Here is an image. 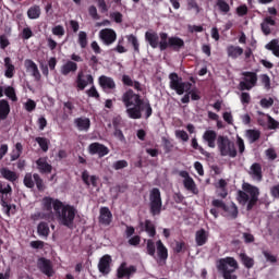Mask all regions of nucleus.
<instances>
[{"label": "nucleus", "instance_id": "13d9d810", "mask_svg": "<svg viewBox=\"0 0 279 279\" xmlns=\"http://www.w3.org/2000/svg\"><path fill=\"white\" fill-rule=\"evenodd\" d=\"M10 47V39L8 38V35H0V49L5 51Z\"/></svg>", "mask_w": 279, "mask_h": 279}, {"label": "nucleus", "instance_id": "4c0bfd02", "mask_svg": "<svg viewBox=\"0 0 279 279\" xmlns=\"http://www.w3.org/2000/svg\"><path fill=\"white\" fill-rule=\"evenodd\" d=\"M156 242L151 239L146 240V254L151 256V258H156Z\"/></svg>", "mask_w": 279, "mask_h": 279}, {"label": "nucleus", "instance_id": "e433bc0d", "mask_svg": "<svg viewBox=\"0 0 279 279\" xmlns=\"http://www.w3.org/2000/svg\"><path fill=\"white\" fill-rule=\"evenodd\" d=\"M50 229H49V223L46 221H41L38 223L37 226V234H39V236H49L50 233Z\"/></svg>", "mask_w": 279, "mask_h": 279}, {"label": "nucleus", "instance_id": "e2e57ef3", "mask_svg": "<svg viewBox=\"0 0 279 279\" xmlns=\"http://www.w3.org/2000/svg\"><path fill=\"white\" fill-rule=\"evenodd\" d=\"M125 167H128V161L126 160H118L113 163V169L116 171H119L121 169H125Z\"/></svg>", "mask_w": 279, "mask_h": 279}, {"label": "nucleus", "instance_id": "f3484780", "mask_svg": "<svg viewBox=\"0 0 279 279\" xmlns=\"http://www.w3.org/2000/svg\"><path fill=\"white\" fill-rule=\"evenodd\" d=\"M132 274H136V267L135 266H129L128 263L123 262L117 269V278L123 279V278H130Z\"/></svg>", "mask_w": 279, "mask_h": 279}, {"label": "nucleus", "instance_id": "4be33fe9", "mask_svg": "<svg viewBox=\"0 0 279 279\" xmlns=\"http://www.w3.org/2000/svg\"><path fill=\"white\" fill-rule=\"evenodd\" d=\"M37 169L39 173L49 174L53 171V166L47 161V158L40 157L36 160Z\"/></svg>", "mask_w": 279, "mask_h": 279}, {"label": "nucleus", "instance_id": "393cba45", "mask_svg": "<svg viewBox=\"0 0 279 279\" xmlns=\"http://www.w3.org/2000/svg\"><path fill=\"white\" fill-rule=\"evenodd\" d=\"M269 25L271 27H276V20L274 19V16H266L260 24L262 32L265 36H269V34H271V28L269 27Z\"/></svg>", "mask_w": 279, "mask_h": 279}, {"label": "nucleus", "instance_id": "a878e982", "mask_svg": "<svg viewBox=\"0 0 279 279\" xmlns=\"http://www.w3.org/2000/svg\"><path fill=\"white\" fill-rule=\"evenodd\" d=\"M248 173L252 175L253 180H257V182H263V166L258 162H254L251 166V170Z\"/></svg>", "mask_w": 279, "mask_h": 279}, {"label": "nucleus", "instance_id": "c03bdc74", "mask_svg": "<svg viewBox=\"0 0 279 279\" xmlns=\"http://www.w3.org/2000/svg\"><path fill=\"white\" fill-rule=\"evenodd\" d=\"M145 232L151 238L156 236V226L151 220H145L144 222Z\"/></svg>", "mask_w": 279, "mask_h": 279}, {"label": "nucleus", "instance_id": "9d476101", "mask_svg": "<svg viewBox=\"0 0 279 279\" xmlns=\"http://www.w3.org/2000/svg\"><path fill=\"white\" fill-rule=\"evenodd\" d=\"M244 81L240 82V90H252L258 83V75L255 72H243Z\"/></svg>", "mask_w": 279, "mask_h": 279}, {"label": "nucleus", "instance_id": "a18cd8bd", "mask_svg": "<svg viewBox=\"0 0 279 279\" xmlns=\"http://www.w3.org/2000/svg\"><path fill=\"white\" fill-rule=\"evenodd\" d=\"M78 45L81 49H86V47H88V35L86 32L81 31L78 33Z\"/></svg>", "mask_w": 279, "mask_h": 279}, {"label": "nucleus", "instance_id": "473e14b6", "mask_svg": "<svg viewBox=\"0 0 279 279\" xmlns=\"http://www.w3.org/2000/svg\"><path fill=\"white\" fill-rule=\"evenodd\" d=\"M0 174L9 182H16L19 180V174L12 170H9L8 168H1Z\"/></svg>", "mask_w": 279, "mask_h": 279}, {"label": "nucleus", "instance_id": "dca6fc26", "mask_svg": "<svg viewBox=\"0 0 279 279\" xmlns=\"http://www.w3.org/2000/svg\"><path fill=\"white\" fill-rule=\"evenodd\" d=\"M99 38L105 45L110 46L117 40V32L112 28H104L99 32Z\"/></svg>", "mask_w": 279, "mask_h": 279}, {"label": "nucleus", "instance_id": "680f3d73", "mask_svg": "<svg viewBox=\"0 0 279 279\" xmlns=\"http://www.w3.org/2000/svg\"><path fill=\"white\" fill-rule=\"evenodd\" d=\"M174 252L175 254H181V252H186V243L175 242Z\"/></svg>", "mask_w": 279, "mask_h": 279}, {"label": "nucleus", "instance_id": "69168bd1", "mask_svg": "<svg viewBox=\"0 0 279 279\" xmlns=\"http://www.w3.org/2000/svg\"><path fill=\"white\" fill-rule=\"evenodd\" d=\"M259 104L262 108H271L274 106V98H263Z\"/></svg>", "mask_w": 279, "mask_h": 279}, {"label": "nucleus", "instance_id": "a211bd4d", "mask_svg": "<svg viewBox=\"0 0 279 279\" xmlns=\"http://www.w3.org/2000/svg\"><path fill=\"white\" fill-rule=\"evenodd\" d=\"M217 138H219V136H217V131L214 130H207L203 134V141L207 143V146L210 147V149L217 147Z\"/></svg>", "mask_w": 279, "mask_h": 279}, {"label": "nucleus", "instance_id": "f257e3e1", "mask_svg": "<svg viewBox=\"0 0 279 279\" xmlns=\"http://www.w3.org/2000/svg\"><path fill=\"white\" fill-rule=\"evenodd\" d=\"M145 40L151 47V49H160V51H167V49H173V51H180L184 47V39L180 37H169L167 33L146 32Z\"/></svg>", "mask_w": 279, "mask_h": 279}, {"label": "nucleus", "instance_id": "49530a36", "mask_svg": "<svg viewBox=\"0 0 279 279\" xmlns=\"http://www.w3.org/2000/svg\"><path fill=\"white\" fill-rule=\"evenodd\" d=\"M35 141L39 145L41 151H49V140H47V137H36Z\"/></svg>", "mask_w": 279, "mask_h": 279}, {"label": "nucleus", "instance_id": "1a4fd4ad", "mask_svg": "<svg viewBox=\"0 0 279 279\" xmlns=\"http://www.w3.org/2000/svg\"><path fill=\"white\" fill-rule=\"evenodd\" d=\"M142 101H143V98H141V95L134 93L132 89H128L122 95V102L125 106L126 110L129 108H138V106L142 104Z\"/></svg>", "mask_w": 279, "mask_h": 279}, {"label": "nucleus", "instance_id": "774afa93", "mask_svg": "<svg viewBox=\"0 0 279 279\" xmlns=\"http://www.w3.org/2000/svg\"><path fill=\"white\" fill-rule=\"evenodd\" d=\"M52 34L54 36H64V26L57 25L52 28Z\"/></svg>", "mask_w": 279, "mask_h": 279}, {"label": "nucleus", "instance_id": "8fccbe9b", "mask_svg": "<svg viewBox=\"0 0 279 279\" xmlns=\"http://www.w3.org/2000/svg\"><path fill=\"white\" fill-rule=\"evenodd\" d=\"M222 263L226 264V267H232L233 270L234 269H239V263H236V259H234V257H227L226 259H220L219 265H221Z\"/></svg>", "mask_w": 279, "mask_h": 279}, {"label": "nucleus", "instance_id": "bb28decb", "mask_svg": "<svg viewBox=\"0 0 279 279\" xmlns=\"http://www.w3.org/2000/svg\"><path fill=\"white\" fill-rule=\"evenodd\" d=\"M74 124L80 132H88L90 130V119L88 118H76Z\"/></svg>", "mask_w": 279, "mask_h": 279}, {"label": "nucleus", "instance_id": "3c124183", "mask_svg": "<svg viewBox=\"0 0 279 279\" xmlns=\"http://www.w3.org/2000/svg\"><path fill=\"white\" fill-rule=\"evenodd\" d=\"M4 95L12 99L13 101H17L19 98L16 97V90L12 86H8L4 88Z\"/></svg>", "mask_w": 279, "mask_h": 279}, {"label": "nucleus", "instance_id": "6e6d98bb", "mask_svg": "<svg viewBox=\"0 0 279 279\" xmlns=\"http://www.w3.org/2000/svg\"><path fill=\"white\" fill-rule=\"evenodd\" d=\"M260 82H262L264 88H266V90H269V88H271V78H269V75L262 74Z\"/></svg>", "mask_w": 279, "mask_h": 279}, {"label": "nucleus", "instance_id": "aec40b11", "mask_svg": "<svg viewBox=\"0 0 279 279\" xmlns=\"http://www.w3.org/2000/svg\"><path fill=\"white\" fill-rule=\"evenodd\" d=\"M222 217H226L227 219H236V217H239V207L236 204L231 203L230 205H225Z\"/></svg>", "mask_w": 279, "mask_h": 279}, {"label": "nucleus", "instance_id": "2eb2a0df", "mask_svg": "<svg viewBox=\"0 0 279 279\" xmlns=\"http://www.w3.org/2000/svg\"><path fill=\"white\" fill-rule=\"evenodd\" d=\"M37 267H38L39 271H41V274H44L48 278H51V276H53V265H51L50 259L40 257L37 260Z\"/></svg>", "mask_w": 279, "mask_h": 279}, {"label": "nucleus", "instance_id": "2f4dec72", "mask_svg": "<svg viewBox=\"0 0 279 279\" xmlns=\"http://www.w3.org/2000/svg\"><path fill=\"white\" fill-rule=\"evenodd\" d=\"M227 54L229 58H232V60H236L239 56H243V48L240 46L230 45L227 47Z\"/></svg>", "mask_w": 279, "mask_h": 279}, {"label": "nucleus", "instance_id": "f704fd0d", "mask_svg": "<svg viewBox=\"0 0 279 279\" xmlns=\"http://www.w3.org/2000/svg\"><path fill=\"white\" fill-rule=\"evenodd\" d=\"M218 269H220V271H222V276L225 279H236V275H232L234 274V269H229L228 266H226V263H221L218 266Z\"/></svg>", "mask_w": 279, "mask_h": 279}, {"label": "nucleus", "instance_id": "58836bf2", "mask_svg": "<svg viewBox=\"0 0 279 279\" xmlns=\"http://www.w3.org/2000/svg\"><path fill=\"white\" fill-rule=\"evenodd\" d=\"M183 186L186 191H191V193H197V185L191 177L183 180Z\"/></svg>", "mask_w": 279, "mask_h": 279}, {"label": "nucleus", "instance_id": "9b49d317", "mask_svg": "<svg viewBox=\"0 0 279 279\" xmlns=\"http://www.w3.org/2000/svg\"><path fill=\"white\" fill-rule=\"evenodd\" d=\"M87 149L90 156H98V158H104L110 154V148L98 142L89 144Z\"/></svg>", "mask_w": 279, "mask_h": 279}, {"label": "nucleus", "instance_id": "37998d69", "mask_svg": "<svg viewBox=\"0 0 279 279\" xmlns=\"http://www.w3.org/2000/svg\"><path fill=\"white\" fill-rule=\"evenodd\" d=\"M128 43L132 44V47L135 51V53H141V44H138V38L134 35H128L126 36Z\"/></svg>", "mask_w": 279, "mask_h": 279}, {"label": "nucleus", "instance_id": "f03ea898", "mask_svg": "<svg viewBox=\"0 0 279 279\" xmlns=\"http://www.w3.org/2000/svg\"><path fill=\"white\" fill-rule=\"evenodd\" d=\"M53 210L59 223L70 230H73L77 209L73 205L64 204L60 199H56L53 203Z\"/></svg>", "mask_w": 279, "mask_h": 279}, {"label": "nucleus", "instance_id": "4468645a", "mask_svg": "<svg viewBox=\"0 0 279 279\" xmlns=\"http://www.w3.org/2000/svg\"><path fill=\"white\" fill-rule=\"evenodd\" d=\"M94 82L95 78L90 74L84 75V71H80L75 81L76 88H78V90H84L88 84H94Z\"/></svg>", "mask_w": 279, "mask_h": 279}, {"label": "nucleus", "instance_id": "20e7f679", "mask_svg": "<svg viewBox=\"0 0 279 279\" xmlns=\"http://www.w3.org/2000/svg\"><path fill=\"white\" fill-rule=\"evenodd\" d=\"M169 80H170V88L171 90H175L177 95L189 93L192 101H199V99H202V96H199V93L197 90L191 89L193 87V84H191V82H183L182 77H180L178 73L175 72L170 73Z\"/></svg>", "mask_w": 279, "mask_h": 279}, {"label": "nucleus", "instance_id": "c756f323", "mask_svg": "<svg viewBox=\"0 0 279 279\" xmlns=\"http://www.w3.org/2000/svg\"><path fill=\"white\" fill-rule=\"evenodd\" d=\"M195 242L198 247H202V245H206V243H208V232H206V229H199L196 231Z\"/></svg>", "mask_w": 279, "mask_h": 279}, {"label": "nucleus", "instance_id": "f8f14e48", "mask_svg": "<svg viewBox=\"0 0 279 279\" xmlns=\"http://www.w3.org/2000/svg\"><path fill=\"white\" fill-rule=\"evenodd\" d=\"M157 247V263L158 265H167V259L169 258V248L162 243V240L156 242Z\"/></svg>", "mask_w": 279, "mask_h": 279}, {"label": "nucleus", "instance_id": "a19ab883", "mask_svg": "<svg viewBox=\"0 0 279 279\" xmlns=\"http://www.w3.org/2000/svg\"><path fill=\"white\" fill-rule=\"evenodd\" d=\"M246 137L248 138L250 143H256L260 138V131L248 129L246 130Z\"/></svg>", "mask_w": 279, "mask_h": 279}, {"label": "nucleus", "instance_id": "09e8293b", "mask_svg": "<svg viewBox=\"0 0 279 279\" xmlns=\"http://www.w3.org/2000/svg\"><path fill=\"white\" fill-rule=\"evenodd\" d=\"M33 180L35 182L37 191H45V182L43 181V178H40V174L34 173Z\"/></svg>", "mask_w": 279, "mask_h": 279}, {"label": "nucleus", "instance_id": "7ed1b4c3", "mask_svg": "<svg viewBox=\"0 0 279 279\" xmlns=\"http://www.w3.org/2000/svg\"><path fill=\"white\" fill-rule=\"evenodd\" d=\"M260 195V190L256 185L250 183L242 184V191H238L236 201L241 206L246 205V210L250 211L258 204V197Z\"/></svg>", "mask_w": 279, "mask_h": 279}, {"label": "nucleus", "instance_id": "0eeeda50", "mask_svg": "<svg viewBox=\"0 0 279 279\" xmlns=\"http://www.w3.org/2000/svg\"><path fill=\"white\" fill-rule=\"evenodd\" d=\"M0 204L4 210V214L7 217H10V215L16 214V205L14 204H8V195H12V185L7 184L5 187H3V184L0 183Z\"/></svg>", "mask_w": 279, "mask_h": 279}, {"label": "nucleus", "instance_id": "0e129e2a", "mask_svg": "<svg viewBox=\"0 0 279 279\" xmlns=\"http://www.w3.org/2000/svg\"><path fill=\"white\" fill-rule=\"evenodd\" d=\"M175 136H177V138H181V141H184V143H186V141H189V133H186V131H184V130L175 131Z\"/></svg>", "mask_w": 279, "mask_h": 279}, {"label": "nucleus", "instance_id": "c85d7f7f", "mask_svg": "<svg viewBox=\"0 0 279 279\" xmlns=\"http://www.w3.org/2000/svg\"><path fill=\"white\" fill-rule=\"evenodd\" d=\"M211 206H214V208H211L209 210V213H210V215H213V217L215 219H218L219 211L217 210V208H219L220 210H223L226 208V202L216 198V199L211 201Z\"/></svg>", "mask_w": 279, "mask_h": 279}, {"label": "nucleus", "instance_id": "6ab92c4d", "mask_svg": "<svg viewBox=\"0 0 279 279\" xmlns=\"http://www.w3.org/2000/svg\"><path fill=\"white\" fill-rule=\"evenodd\" d=\"M99 86L102 88V90H114L117 88V83L114 82V78L101 75L98 78Z\"/></svg>", "mask_w": 279, "mask_h": 279}, {"label": "nucleus", "instance_id": "72a5a7b5", "mask_svg": "<svg viewBox=\"0 0 279 279\" xmlns=\"http://www.w3.org/2000/svg\"><path fill=\"white\" fill-rule=\"evenodd\" d=\"M40 14H43L40 10V5L34 4L27 10V16L31 21H36V19H40Z\"/></svg>", "mask_w": 279, "mask_h": 279}, {"label": "nucleus", "instance_id": "412c9836", "mask_svg": "<svg viewBox=\"0 0 279 279\" xmlns=\"http://www.w3.org/2000/svg\"><path fill=\"white\" fill-rule=\"evenodd\" d=\"M24 66H25L26 71L32 73L33 77L37 82H39V80H40V71L38 70V65L36 64V62H34L32 59H26L24 61Z\"/></svg>", "mask_w": 279, "mask_h": 279}, {"label": "nucleus", "instance_id": "ea45409f", "mask_svg": "<svg viewBox=\"0 0 279 279\" xmlns=\"http://www.w3.org/2000/svg\"><path fill=\"white\" fill-rule=\"evenodd\" d=\"M265 49H267L268 51H272L274 56H276V58H279L278 39H272L265 46Z\"/></svg>", "mask_w": 279, "mask_h": 279}, {"label": "nucleus", "instance_id": "bf43d9fd", "mask_svg": "<svg viewBox=\"0 0 279 279\" xmlns=\"http://www.w3.org/2000/svg\"><path fill=\"white\" fill-rule=\"evenodd\" d=\"M98 9L100 10L101 14H106V12H108L109 8H108V3H106V0H95Z\"/></svg>", "mask_w": 279, "mask_h": 279}, {"label": "nucleus", "instance_id": "b1692460", "mask_svg": "<svg viewBox=\"0 0 279 279\" xmlns=\"http://www.w3.org/2000/svg\"><path fill=\"white\" fill-rule=\"evenodd\" d=\"M4 77L12 80L16 73V68L12 64V59L10 57L4 58Z\"/></svg>", "mask_w": 279, "mask_h": 279}, {"label": "nucleus", "instance_id": "5fc2aeb1", "mask_svg": "<svg viewBox=\"0 0 279 279\" xmlns=\"http://www.w3.org/2000/svg\"><path fill=\"white\" fill-rule=\"evenodd\" d=\"M192 147L193 149H198L199 154H202L203 156H210V153L206 151L204 147L199 146V144L197 143V138L195 137L192 138Z\"/></svg>", "mask_w": 279, "mask_h": 279}, {"label": "nucleus", "instance_id": "7c9ffc66", "mask_svg": "<svg viewBox=\"0 0 279 279\" xmlns=\"http://www.w3.org/2000/svg\"><path fill=\"white\" fill-rule=\"evenodd\" d=\"M10 116V102L7 99L0 100V121H5Z\"/></svg>", "mask_w": 279, "mask_h": 279}, {"label": "nucleus", "instance_id": "603ef678", "mask_svg": "<svg viewBox=\"0 0 279 279\" xmlns=\"http://www.w3.org/2000/svg\"><path fill=\"white\" fill-rule=\"evenodd\" d=\"M54 202H56V199L53 201V198H51V197H45L43 199L44 208H45V210H47V213H51V210H53Z\"/></svg>", "mask_w": 279, "mask_h": 279}, {"label": "nucleus", "instance_id": "c9c22d12", "mask_svg": "<svg viewBox=\"0 0 279 279\" xmlns=\"http://www.w3.org/2000/svg\"><path fill=\"white\" fill-rule=\"evenodd\" d=\"M77 71V64L74 61H68L61 66V74L69 75V73H75Z\"/></svg>", "mask_w": 279, "mask_h": 279}, {"label": "nucleus", "instance_id": "6e6552de", "mask_svg": "<svg viewBox=\"0 0 279 279\" xmlns=\"http://www.w3.org/2000/svg\"><path fill=\"white\" fill-rule=\"evenodd\" d=\"M149 213L151 217H158L162 213V196L158 187H154L149 193Z\"/></svg>", "mask_w": 279, "mask_h": 279}, {"label": "nucleus", "instance_id": "cd10ccee", "mask_svg": "<svg viewBox=\"0 0 279 279\" xmlns=\"http://www.w3.org/2000/svg\"><path fill=\"white\" fill-rule=\"evenodd\" d=\"M82 180L86 186H90V184H92V186H94V189H95V187H97V180H99V177L90 175L88 173V170H84L82 172Z\"/></svg>", "mask_w": 279, "mask_h": 279}, {"label": "nucleus", "instance_id": "ddd939ff", "mask_svg": "<svg viewBox=\"0 0 279 279\" xmlns=\"http://www.w3.org/2000/svg\"><path fill=\"white\" fill-rule=\"evenodd\" d=\"M111 265L112 256L106 254L98 262V271L102 274V276H108L112 271Z\"/></svg>", "mask_w": 279, "mask_h": 279}, {"label": "nucleus", "instance_id": "79ce46f5", "mask_svg": "<svg viewBox=\"0 0 279 279\" xmlns=\"http://www.w3.org/2000/svg\"><path fill=\"white\" fill-rule=\"evenodd\" d=\"M240 260L246 269H252V267H254V258L247 256L245 253L240 254Z\"/></svg>", "mask_w": 279, "mask_h": 279}, {"label": "nucleus", "instance_id": "864d4df0", "mask_svg": "<svg viewBox=\"0 0 279 279\" xmlns=\"http://www.w3.org/2000/svg\"><path fill=\"white\" fill-rule=\"evenodd\" d=\"M24 185L26 189H34L35 186V181H34V175L32 173H26L24 177Z\"/></svg>", "mask_w": 279, "mask_h": 279}, {"label": "nucleus", "instance_id": "338daca9", "mask_svg": "<svg viewBox=\"0 0 279 279\" xmlns=\"http://www.w3.org/2000/svg\"><path fill=\"white\" fill-rule=\"evenodd\" d=\"M247 12H248V9H247L246 4H242L236 8L238 16H245L247 14Z\"/></svg>", "mask_w": 279, "mask_h": 279}, {"label": "nucleus", "instance_id": "052dcab7", "mask_svg": "<svg viewBox=\"0 0 279 279\" xmlns=\"http://www.w3.org/2000/svg\"><path fill=\"white\" fill-rule=\"evenodd\" d=\"M110 19H112V21H114V23H123V14L119 11L112 12L110 14Z\"/></svg>", "mask_w": 279, "mask_h": 279}, {"label": "nucleus", "instance_id": "4d7b16f0", "mask_svg": "<svg viewBox=\"0 0 279 279\" xmlns=\"http://www.w3.org/2000/svg\"><path fill=\"white\" fill-rule=\"evenodd\" d=\"M88 14L94 21H99V19H101V15H99V13L97 12V7L95 5H90L88 8Z\"/></svg>", "mask_w": 279, "mask_h": 279}, {"label": "nucleus", "instance_id": "de8ad7c7", "mask_svg": "<svg viewBox=\"0 0 279 279\" xmlns=\"http://www.w3.org/2000/svg\"><path fill=\"white\" fill-rule=\"evenodd\" d=\"M216 5L222 14L230 12V4L226 0H217Z\"/></svg>", "mask_w": 279, "mask_h": 279}, {"label": "nucleus", "instance_id": "39448f33", "mask_svg": "<svg viewBox=\"0 0 279 279\" xmlns=\"http://www.w3.org/2000/svg\"><path fill=\"white\" fill-rule=\"evenodd\" d=\"M143 112L144 119H149V117L154 114V109L151 108L149 100L143 99L140 106L126 109L129 119H143Z\"/></svg>", "mask_w": 279, "mask_h": 279}, {"label": "nucleus", "instance_id": "423d86ee", "mask_svg": "<svg viewBox=\"0 0 279 279\" xmlns=\"http://www.w3.org/2000/svg\"><path fill=\"white\" fill-rule=\"evenodd\" d=\"M217 147L220 153V156H229V158H236V146L234 142H232L226 135H218L217 138Z\"/></svg>", "mask_w": 279, "mask_h": 279}, {"label": "nucleus", "instance_id": "5701e85b", "mask_svg": "<svg viewBox=\"0 0 279 279\" xmlns=\"http://www.w3.org/2000/svg\"><path fill=\"white\" fill-rule=\"evenodd\" d=\"M99 223L101 226H110L112 223V211L108 207L100 208Z\"/></svg>", "mask_w": 279, "mask_h": 279}]
</instances>
